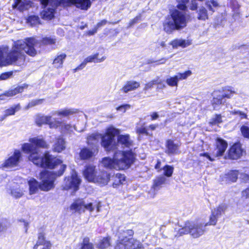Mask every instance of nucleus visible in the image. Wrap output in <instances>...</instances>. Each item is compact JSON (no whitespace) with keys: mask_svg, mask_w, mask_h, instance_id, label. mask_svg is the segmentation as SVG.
<instances>
[{"mask_svg":"<svg viewBox=\"0 0 249 249\" xmlns=\"http://www.w3.org/2000/svg\"><path fill=\"white\" fill-rule=\"evenodd\" d=\"M29 142L24 143L21 145L22 151L29 154L28 159L34 164L42 167H47L54 169L60 166L61 171L58 173V176L62 175L64 172L66 165L62 164V161L46 152L44 156H40L37 149V148H48L49 144L42 136H37L30 138Z\"/></svg>","mask_w":249,"mask_h":249,"instance_id":"nucleus-1","label":"nucleus"},{"mask_svg":"<svg viewBox=\"0 0 249 249\" xmlns=\"http://www.w3.org/2000/svg\"><path fill=\"white\" fill-rule=\"evenodd\" d=\"M37 41L34 38H27L25 40L14 42L10 51L7 47L0 48V67L10 65H23L26 55L35 56L37 54L36 47Z\"/></svg>","mask_w":249,"mask_h":249,"instance_id":"nucleus-2","label":"nucleus"},{"mask_svg":"<svg viewBox=\"0 0 249 249\" xmlns=\"http://www.w3.org/2000/svg\"><path fill=\"white\" fill-rule=\"evenodd\" d=\"M135 155L131 151L115 152L113 159L109 157L103 159L102 165L107 168L125 170L129 168L134 162Z\"/></svg>","mask_w":249,"mask_h":249,"instance_id":"nucleus-3","label":"nucleus"},{"mask_svg":"<svg viewBox=\"0 0 249 249\" xmlns=\"http://www.w3.org/2000/svg\"><path fill=\"white\" fill-rule=\"evenodd\" d=\"M119 133V131L113 127H109L102 138V146L107 150L117 149L128 147L132 145V141L129 135H120L118 136L117 143L114 141V137Z\"/></svg>","mask_w":249,"mask_h":249,"instance_id":"nucleus-4","label":"nucleus"},{"mask_svg":"<svg viewBox=\"0 0 249 249\" xmlns=\"http://www.w3.org/2000/svg\"><path fill=\"white\" fill-rule=\"evenodd\" d=\"M59 167V171L56 173L53 172L44 171L40 174V179L41 181L40 184L34 178H30L28 180L29 186V194L33 195L36 193L38 188L41 190L48 191L54 187V181L56 177L58 176V173L61 171Z\"/></svg>","mask_w":249,"mask_h":249,"instance_id":"nucleus-5","label":"nucleus"},{"mask_svg":"<svg viewBox=\"0 0 249 249\" xmlns=\"http://www.w3.org/2000/svg\"><path fill=\"white\" fill-rule=\"evenodd\" d=\"M189 19V16L183 12L173 10L163 22V30L167 34H171L175 30L183 29L186 27Z\"/></svg>","mask_w":249,"mask_h":249,"instance_id":"nucleus-6","label":"nucleus"},{"mask_svg":"<svg viewBox=\"0 0 249 249\" xmlns=\"http://www.w3.org/2000/svg\"><path fill=\"white\" fill-rule=\"evenodd\" d=\"M133 234L132 230L124 231L119 237L115 249H144L142 244L139 241L131 237Z\"/></svg>","mask_w":249,"mask_h":249,"instance_id":"nucleus-7","label":"nucleus"},{"mask_svg":"<svg viewBox=\"0 0 249 249\" xmlns=\"http://www.w3.org/2000/svg\"><path fill=\"white\" fill-rule=\"evenodd\" d=\"M83 175L88 181L97 183L101 186L107 185L110 178L108 173L105 171L98 172L96 167L92 165H89L85 167Z\"/></svg>","mask_w":249,"mask_h":249,"instance_id":"nucleus-8","label":"nucleus"},{"mask_svg":"<svg viewBox=\"0 0 249 249\" xmlns=\"http://www.w3.org/2000/svg\"><path fill=\"white\" fill-rule=\"evenodd\" d=\"M204 222L202 221H187L183 226L178 230V235L181 236L190 233L194 238H198L203 235L205 231Z\"/></svg>","mask_w":249,"mask_h":249,"instance_id":"nucleus-9","label":"nucleus"},{"mask_svg":"<svg viewBox=\"0 0 249 249\" xmlns=\"http://www.w3.org/2000/svg\"><path fill=\"white\" fill-rule=\"evenodd\" d=\"M22 160L21 152L15 149L8 158L0 163V169L2 170L13 169L18 168Z\"/></svg>","mask_w":249,"mask_h":249,"instance_id":"nucleus-10","label":"nucleus"},{"mask_svg":"<svg viewBox=\"0 0 249 249\" xmlns=\"http://www.w3.org/2000/svg\"><path fill=\"white\" fill-rule=\"evenodd\" d=\"M44 9L41 12V17L46 20H50L54 17L55 7L59 5L57 0H39ZM60 6H61L60 5Z\"/></svg>","mask_w":249,"mask_h":249,"instance_id":"nucleus-11","label":"nucleus"},{"mask_svg":"<svg viewBox=\"0 0 249 249\" xmlns=\"http://www.w3.org/2000/svg\"><path fill=\"white\" fill-rule=\"evenodd\" d=\"M80 183L81 179L76 172L73 170L70 176L65 178L62 187L64 190H71L72 192H75L79 189Z\"/></svg>","mask_w":249,"mask_h":249,"instance_id":"nucleus-12","label":"nucleus"},{"mask_svg":"<svg viewBox=\"0 0 249 249\" xmlns=\"http://www.w3.org/2000/svg\"><path fill=\"white\" fill-rule=\"evenodd\" d=\"M36 124L40 126L43 124H48L50 128H57L61 124V122L56 119L52 120V116H45L42 114H37L35 117Z\"/></svg>","mask_w":249,"mask_h":249,"instance_id":"nucleus-13","label":"nucleus"},{"mask_svg":"<svg viewBox=\"0 0 249 249\" xmlns=\"http://www.w3.org/2000/svg\"><path fill=\"white\" fill-rule=\"evenodd\" d=\"M58 3L63 6L74 5L82 10H88L91 6L90 0H57Z\"/></svg>","mask_w":249,"mask_h":249,"instance_id":"nucleus-14","label":"nucleus"},{"mask_svg":"<svg viewBox=\"0 0 249 249\" xmlns=\"http://www.w3.org/2000/svg\"><path fill=\"white\" fill-rule=\"evenodd\" d=\"M107 58L105 50L100 48L98 52L86 57L83 62L85 65L88 63H101L104 61Z\"/></svg>","mask_w":249,"mask_h":249,"instance_id":"nucleus-15","label":"nucleus"},{"mask_svg":"<svg viewBox=\"0 0 249 249\" xmlns=\"http://www.w3.org/2000/svg\"><path fill=\"white\" fill-rule=\"evenodd\" d=\"M192 74V71L190 70L185 71L183 73H178L174 76H170L166 79V83L170 87H177L179 80L186 79Z\"/></svg>","mask_w":249,"mask_h":249,"instance_id":"nucleus-16","label":"nucleus"},{"mask_svg":"<svg viewBox=\"0 0 249 249\" xmlns=\"http://www.w3.org/2000/svg\"><path fill=\"white\" fill-rule=\"evenodd\" d=\"M245 151L242 148L240 143H234L228 151V158L232 160H237L242 157Z\"/></svg>","mask_w":249,"mask_h":249,"instance_id":"nucleus-17","label":"nucleus"},{"mask_svg":"<svg viewBox=\"0 0 249 249\" xmlns=\"http://www.w3.org/2000/svg\"><path fill=\"white\" fill-rule=\"evenodd\" d=\"M228 144L226 141L221 139H217L216 141V148L213 152L215 157H219L223 155L225 152Z\"/></svg>","mask_w":249,"mask_h":249,"instance_id":"nucleus-18","label":"nucleus"},{"mask_svg":"<svg viewBox=\"0 0 249 249\" xmlns=\"http://www.w3.org/2000/svg\"><path fill=\"white\" fill-rule=\"evenodd\" d=\"M169 44L174 49H177L178 47L184 48L192 44V40L189 39L177 38L172 40Z\"/></svg>","mask_w":249,"mask_h":249,"instance_id":"nucleus-19","label":"nucleus"},{"mask_svg":"<svg viewBox=\"0 0 249 249\" xmlns=\"http://www.w3.org/2000/svg\"><path fill=\"white\" fill-rule=\"evenodd\" d=\"M51 244L48 241L45 240L44 235L40 233L38 240L34 246V249H51Z\"/></svg>","mask_w":249,"mask_h":249,"instance_id":"nucleus-20","label":"nucleus"},{"mask_svg":"<svg viewBox=\"0 0 249 249\" xmlns=\"http://www.w3.org/2000/svg\"><path fill=\"white\" fill-rule=\"evenodd\" d=\"M32 4L31 0H15L13 7L23 11L31 7Z\"/></svg>","mask_w":249,"mask_h":249,"instance_id":"nucleus-21","label":"nucleus"},{"mask_svg":"<svg viewBox=\"0 0 249 249\" xmlns=\"http://www.w3.org/2000/svg\"><path fill=\"white\" fill-rule=\"evenodd\" d=\"M26 85L18 86L15 88L14 89H10L4 94L0 95V100H4L5 97H12L18 93L22 92L25 88H26Z\"/></svg>","mask_w":249,"mask_h":249,"instance_id":"nucleus-22","label":"nucleus"},{"mask_svg":"<svg viewBox=\"0 0 249 249\" xmlns=\"http://www.w3.org/2000/svg\"><path fill=\"white\" fill-rule=\"evenodd\" d=\"M61 122L60 125L58 126L60 127L62 132L71 134L73 132L74 130L77 132H81L83 130H79L77 128V127L74 124H68L66 123Z\"/></svg>","mask_w":249,"mask_h":249,"instance_id":"nucleus-23","label":"nucleus"},{"mask_svg":"<svg viewBox=\"0 0 249 249\" xmlns=\"http://www.w3.org/2000/svg\"><path fill=\"white\" fill-rule=\"evenodd\" d=\"M97 152L96 148H83L80 153V157L82 160H87L92 158Z\"/></svg>","mask_w":249,"mask_h":249,"instance_id":"nucleus-24","label":"nucleus"},{"mask_svg":"<svg viewBox=\"0 0 249 249\" xmlns=\"http://www.w3.org/2000/svg\"><path fill=\"white\" fill-rule=\"evenodd\" d=\"M84 200L83 199H77L71 205L70 209L75 212H78L80 213L84 212Z\"/></svg>","mask_w":249,"mask_h":249,"instance_id":"nucleus-25","label":"nucleus"},{"mask_svg":"<svg viewBox=\"0 0 249 249\" xmlns=\"http://www.w3.org/2000/svg\"><path fill=\"white\" fill-rule=\"evenodd\" d=\"M140 86L139 82L134 81H129L125 83L121 89V90L124 93L134 90L138 88Z\"/></svg>","mask_w":249,"mask_h":249,"instance_id":"nucleus-26","label":"nucleus"},{"mask_svg":"<svg viewBox=\"0 0 249 249\" xmlns=\"http://www.w3.org/2000/svg\"><path fill=\"white\" fill-rule=\"evenodd\" d=\"M66 148V142L65 140L61 137L57 138L53 145V148L54 151L60 152Z\"/></svg>","mask_w":249,"mask_h":249,"instance_id":"nucleus-27","label":"nucleus"},{"mask_svg":"<svg viewBox=\"0 0 249 249\" xmlns=\"http://www.w3.org/2000/svg\"><path fill=\"white\" fill-rule=\"evenodd\" d=\"M101 207V204L100 202H88L85 201L84 205V212L85 210L88 211L90 213L96 208L97 212L98 213L100 211V208Z\"/></svg>","mask_w":249,"mask_h":249,"instance_id":"nucleus-28","label":"nucleus"},{"mask_svg":"<svg viewBox=\"0 0 249 249\" xmlns=\"http://www.w3.org/2000/svg\"><path fill=\"white\" fill-rule=\"evenodd\" d=\"M179 145L176 144L173 141L168 140L166 142V153L168 154H176L178 150Z\"/></svg>","mask_w":249,"mask_h":249,"instance_id":"nucleus-29","label":"nucleus"},{"mask_svg":"<svg viewBox=\"0 0 249 249\" xmlns=\"http://www.w3.org/2000/svg\"><path fill=\"white\" fill-rule=\"evenodd\" d=\"M112 179L113 180L112 186L114 188H116L124 183L125 181V177L123 174L117 173L113 177Z\"/></svg>","mask_w":249,"mask_h":249,"instance_id":"nucleus-30","label":"nucleus"},{"mask_svg":"<svg viewBox=\"0 0 249 249\" xmlns=\"http://www.w3.org/2000/svg\"><path fill=\"white\" fill-rule=\"evenodd\" d=\"M12 189H11V194L15 198H18L21 197L23 194L19 185L17 183H13L11 184Z\"/></svg>","mask_w":249,"mask_h":249,"instance_id":"nucleus-31","label":"nucleus"},{"mask_svg":"<svg viewBox=\"0 0 249 249\" xmlns=\"http://www.w3.org/2000/svg\"><path fill=\"white\" fill-rule=\"evenodd\" d=\"M104 136V135L102 136L101 135L98 133H93L88 136L87 138L88 143L89 144H94L96 143L100 139L102 140V138ZM101 144L102 145V142H101Z\"/></svg>","mask_w":249,"mask_h":249,"instance_id":"nucleus-32","label":"nucleus"},{"mask_svg":"<svg viewBox=\"0 0 249 249\" xmlns=\"http://www.w3.org/2000/svg\"><path fill=\"white\" fill-rule=\"evenodd\" d=\"M227 208V205L225 204H221L216 207L212 210L213 213L218 218L225 213Z\"/></svg>","mask_w":249,"mask_h":249,"instance_id":"nucleus-33","label":"nucleus"},{"mask_svg":"<svg viewBox=\"0 0 249 249\" xmlns=\"http://www.w3.org/2000/svg\"><path fill=\"white\" fill-rule=\"evenodd\" d=\"M75 111L71 109H64L60 110L55 111L52 113V115H57L62 117H68L69 116L73 114Z\"/></svg>","mask_w":249,"mask_h":249,"instance_id":"nucleus-34","label":"nucleus"},{"mask_svg":"<svg viewBox=\"0 0 249 249\" xmlns=\"http://www.w3.org/2000/svg\"><path fill=\"white\" fill-rule=\"evenodd\" d=\"M66 57L65 53L58 55L54 59L53 64L55 68H59L62 66L63 62Z\"/></svg>","mask_w":249,"mask_h":249,"instance_id":"nucleus-35","label":"nucleus"},{"mask_svg":"<svg viewBox=\"0 0 249 249\" xmlns=\"http://www.w3.org/2000/svg\"><path fill=\"white\" fill-rule=\"evenodd\" d=\"M20 109V106L19 105H16L15 106H13L11 107H10L9 109H6L4 111V114L3 115V117H1L0 119V120H4L6 117L10 116V115H13L15 114V112L16 111H18Z\"/></svg>","mask_w":249,"mask_h":249,"instance_id":"nucleus-36","label":"nucleus"},{"mask_svg":"<svg viewBox=\"0 0 249 249\" xmlns=\"http://www.w3.org/2000/svg\"><path fill=\"white\" fill-rule=\"evenodd\" d=\"M110 245V238L108 237H104L100 239L97 244V248L99 249H105L109 247Z\"/></svg>","mask_w":249,"mask_h":249,"instance_id":"nucleus-37","label":"nucleus"},{"mask_svg":"<svg viewBox=\"0 0 249 249\" xmlns=\"http://www.w3.org/2000/svg\"><path fill=\"white\" fill-rule=\"evenodd\" d=\"M205 4L210 11L213 13L215 9L219 7V4L216 0H210L206 2Z\"/></svg>","mask_w":249,"mask_h":249,"instance_id":"nucleus-38","label":"nucleus"},{"mask_svg":"<svg viewBox=\"0 0 249 249\" xmlns=\"http://www.w3.org/2000/svg\"><path fill=\"white\" fill-rule=\"evenodd\" d=\"M223 93L221 95L222 97L224 98H230L235 93L233 88L231 87H226L223 89Z\"/></svg>","mask_w":249,"mask_h":249,"instance_id":"nucleus-39","label":"nucleus"},{"mask_svg":"<svg viewBox=\"0 0 249 249\" xmlns=\"http://www.w3.org/2000/svg\"><path fill=\"white\" fill-rule=\"evenodd\" d=\"M197 18L199 20H205L208 18V15L207 9L203 6L199 8L197 11Z\"/></svg>","mask_w":249,"mask_h":249,"instance_id":"nucleus-40","label":"nucleus"},{"mask_svg":"<svg viewBox=\"0 0 249 249\" xmlns=\"http://www.w3.org/2000/svg\"><path fill=\"white\" fill-rule=\"evenodd\" d=\"M218 217L211 212V214L209 217V220L208 222L204 223L205 226H214L216 224Z\"/></svg>","mask_w":249,"mask_h":249,"instance_id":"nucleus-41","label":"nucleus"},{"mask_svg":"<svg viewBox=\"0 0 249 249\" xmlns=\"http://www.w3.org/2000/svg\"><path fill=\"white\" fill-rule=\"evenodd\" d=\"M163 174L167 177H170L172 175L174 171V168L170 165L165 166L163 169Z\"/></svg>","mask_w":249,"mask_h":249,"instance_id":"nucleus-42","label":"nucleus"},{"mask_svg":"<svg viewBox=\"0 0 249 249\" xmlns=\"http://www.w3.org/2000/svg\"><path fill=\"white\" fill-rule=\"evenodd\" d=\"M136 131L137 133L139 134H146L148 135L147 130L142 124H138L136 126Z\"/></svg>","mask_w":249,"mask_h":249,"instance_id":"nucleus-43","label":"nucleus"},{"mask_svg":"<svg viewBox=\"0 0 249 249\" xmlns=\"http://www.w3.org/2000/svg\"><path fill=\"white\" fill-rule=\"evenodd\" d=\"M28 22L30 24L31 26H35L39 23V18L37 16H31L29 17Z\"/></svg>","mask_w":249,"mask_h":249,"instance_id":"nucleus-44","label":"nucleus"},{"mask_svg":"<svg viewBox=\"0 0 249 249\" xmlns=\"http://www.w3.org/2000/svg\"><path fill=\"white\" fill-rule=\"evenodd\" d=\"M178 3L177 7L180 10H184L186 8V3L189 0H176Z\"/></svg>","mask_w":249,"mask_h":249,"instance_id":"nucleus-45","label":"nucleus"},{"mask_svg":"<svg viewBox=\"0 0 249 249\" xmlns=\"http://www.w3.org/2000/svg\"><path fill=\"white\" fill-rule=\"evenodd\" d=\"M166 178L163 176H160L156 178L154 181V186L158 187L165 183Z\"/></svg>","mask_w":249,"mask_h":249,"instance_id":"nucleus-46","label":"nucleus"},{"mask_svg":"<svg viewBox=\"0 0 249 249\" xmlns=\"http://www.w3.org/2000/svg\"><path fill=\"white\" fill-rule=\"evenodd\" d=\"M222 122V117L220 115H216L211 121L210 122V124L212 125L218 124Z\"/></svg>","mask_w":249,"mask_h":249,"instance_id":"nucleus-47","label":"nucleus"},{"mask_svg":"<svg viewBox=\"0 0 249 249\" xmlns=\"http://www.w3.org/2000/svg\"><path fill=\"white\" fill-rule=\"evenodd\" d=\"M240 130L242 136L246 138L249 139V126L247 125H243Z\"/></svg>","mask_w":249,"mask_h":249,"instance_id":"nucleus-48","label":"nucleus"},{"mask_svg":"<svg viewBox=\"0 0 249 249\" xmlns=\"http://www.w3.org/2000/svg\"><path fill=\"white\" fill-rule=\"evenodd\" d=\"M223 98L221 95L217 96V97H214L213 100V105L214 108H216V105H218L223 103Z\"/></svg>","mask_w":249,"mask_h":249,"instance_id":"nucleus-49","label":"nucleus"},{"mask_svg":"<svg viewBox=\"0 0 249 249\" xmlns=\"http://www.w3.org/2000/svg\"><path fill=\"white\" fill-rule=\"evenodd\" d=\"M42 43L44 45H53L56 43V39L51 37H45L42 39Z\"/></svg>","mask_w":249,"mask_h":249,"instance_id":"nucleus-50","label":"nucleus"},{"mask_svg":"<svg viewBox=\"0 0 249 249\" xmlns=\"http://www.w3.org/2000/svg\"><path fill=\"white\" fill-rule=\"evenodd\" d=\"M92 244L89 242L88 239H84L83 242L82 249H93Z\"/></svg>","mask_w":249,"mask_h":249,"instance_id":"nucleus-51","label":"nucleus"},{"mask_svg":"<svg viewBox=\"0 0 249 249\" xmlns=\"http://www.w3.org/2000/svg\"><path fill=\"white\" fill-rule=\"evenodd\" d=\"M238 176L239 172L237 171H232L229 174V178L232 182L236 181Z\"/></svg>","mask_w":249,"mask_h":249,"instance_id":"nucleus-52","label":"nucleus"},{"mask_svg":"<svg viewBox=\"0 0 249 249\" xmlns=\"http://www.w3.org/2000/svg\"><path fill=\"white\" fill-rule=\"evenodd\" d=\"M155 81H156V82H155V85H157L158 89H162L165 88L166 86L161 79L159 78H157L155 79Z\"/></svg>","mask_w":249,"mask_h":249,"instance_id":"nucleus-53","label":"nucleus"},{"mask_svg":"<svg viewBox=\"0 0 249 249\" xmlns=\"http://www.w3.org/2000/svg\"><path fill=\"white\" fill-rule=\"evenodd\" d=\"M130 108V105L128 104H125L118 107L116 108L118 111H121L123 112H124L126 110Z\"/></svg>","mask_w":249,"mask_h":249,"instance_id":"nucleus-54","label":"nucleus"},{"mask_svg":"<svg viewBox=\"0 0 249 249\" xmlns=\"http://www.w3.org/2000/svg\"><path fill=\"white\" fill-rule=\"evenodd\" d=\"M12 72H8L2 73L0 75V80H4L7 79L12 76Z\"/></svg>","mask_w":249,"mask_h":249,"instance_id":"nucleus-55","label":"nucleus"},{"mask_svg":"<svg viewBox=\"0 0 249 249\" xmlns=\"http://www.w3.org/2000/svg\"><path fill=\"white\" fill-rule=\"evenodd\" d=\"M155 82H156V81H155V79L148 82L147 84H145L144 89L148 90L149 89L152 88L154 85H155Z\"/></svg>","mask_w":249,"mask_h":249,"instance_id":"nucleus-56","label":"nucleus"},{"mask_svg":"<svg viewBox=\"0 0 249 249\" xmlns=\"http://www.w3.org/2000/svg\"><path fill=\"white\" fill-rule=\"evenodd\" d=\"M232 113L233 114H235V115H239L240 117V118L241 119H245V118H247V115L246 113H244V112H242L241 111H232Z\"/></svg>","mask_w":249,"mask_h":249,"instance_id":"nucleus-57","label":"nucleus"},{"mask_svg":"<svg viewBox=\"0 0 249 249\" xmlns=\"http://www.w3.org/2000/svg\"><path fill=\"white\" fill-rule=\"evenodd\" d=\"M8 223L6 221H0V232L6 229L8 226Z\"/></svg>","mask_w":249,"mask_h":249,"instance_id":"nucleus-58","label":"nucleus"},{"mask_svg":"<svg viewBox=\"0 0 249 249\" xmlns=\"http://www.w3.org/2000/svg\"><path fill=\"white\" fill-rule=\"evenodd\" d=\"M43 102V100H36L34 101H32L30 104L29 106L30 107L35 106L37 105H39L41 104Z\"/></svg>","mask_w":249,"mask_h":249,"instance_id":"nucleus-59","label":"nucleus"},{"mask_svg":"<svg viewBox=\"0 0 249 249\" xmlns=\"http://www.w3.org/2000/svg\"><path fill=\"white\" fill-rule=\"evenodd\" d=\"M156 46L157 48L160 47L161 48H164L166 46V42L164 40H158Z\"/></svg>","mask_w":249,"mask_h":249,"instance_id":"nucleus-60","label":"nucleus"},{"mask_svg":"<svg viewBox=\"0 0 249 249\" xmlns=\"http://www.w3.org/2000/svg\"><path fill=\"white\" fill-rule=\"evenodd\" d=\"M188 6L191 10H195L197 8V4L195 0H194L192 1V2L188 5Z\"/></svg>","mask_w":249,"mask_h":249,"instance_id":"nucleus-61","label":"nucleus"},{"mask_svg":"<svg viewBox=\"0 0 249 249\" xmlns=\"http://www.w3.org/2000/svg\"><path fill=\"white\" fill-rule=\"evenodd\" d=\"M240 178H241L244 182H247L249 180V176L245 174H240Z\"/></svg>","mask_w":249,"mask_h":249,"instance_id":"nucleus-62","label":"nucleus"},{"mask_svg":"<svg viewBox=\"0 0 249 249\" xmlns=\"http://www.w3.org/2000/svg\"><path fill=\"white\" fill-rule=\"evenodd\" d=\"M242 197L245 198L249 197V188L246 189L242 193Z\"/></svg>","mask_w":249,"mask_h":249,"instance_id":"nucleus-63","label":"nucleus"},{"mask_svg":"<svg viewBox=\"0 0 249 249\" xmlns=\"http://www.w3.org/2000/svg\"><path fill=\"white\" fill-rule=\"evenodd\" d=\"M200 156H204L206 157V159H208L210 161H213L214 160L213 159L208 153H201L200 154Z\"/></svg>","mask_w":249,"mask_h":249,"instance_id":"nucleus-64","label":"nucleus"}]
</instances>
